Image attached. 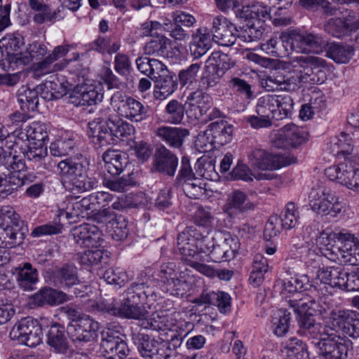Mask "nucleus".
<instances>
[{
	"label": "nucleus",
	"instance_id": "1",
	"mask_svg": "<svg viewBox=\"0 0 359 359\" xmlns=\"http://www.w3.org/2000/svg\"><path fill=\"white\" fill-rule=\"evenodd\" d=\"M289 304L297 314L300 334L319 339L330 328L316 323L313 316L322 315L325 309L308 294H298L297 297L289 300Z\"/></svg>",
	"mask_w": 359,
	"mask_h": 359
},
{
	"label": "nucleus",
	"instance_id": "2",
	"mask_svg": "<svg viewBox=\"0 0 359 359\" xmlns=\"http://www.w3.org/2000/svg\"><path fill=\"white\" fill-rule=\"evenodd\" d=\"M88 161L83 156L68 158L57 163V169L63 184L79 193L90 191L97 186L95 177L87 175Z\"/></svg>",
	"mask_w": 359,
	"mask_h": 359
},
{
	"label": "nucleus",
	"instance_id": "3",
	"mask_svg": "<svg viewBox=\"0 0 359 359\" xmlns=\"http://www.w3.org/2000/svg\"><path fill=\"white\" fill-rule=\"evenodd\" d=\"M144 283H133L126 292L123 303L119 306L118 316L139 320L144 329L158 330L163 329L162 322L155 317L149 318V312L140 305L141 293L144 292Z\"/></svg>",
	"mask_w": 359,
	"mask_h": 359
},
{
	"label": "nucleus",
	"instance_id": "4",
	"mask_svg": "<svg viewBox=\"0 0 359 359\" xmlns=\"http://www.w3.org/2000/svg\"><path fill=\"white\" fill-rule=\"evenodd\" d=\"M211 241L194 226H188L178 234L177 247L182 259L188 265L195 260H205Z\"/></svg>",
	"mask_w": 359,
	"mask_h": 359
},
{
	"label": "nucleus",
	"instance_id": "5",
	"mask_svg": "<svg viewBox=\"0 0 359 359\" xmlns=\"http://www.w3.org/2000/svg\"><path fill=\"white\" fill-rule=\"evenodd\" d=\"M0 228L3 231V243L8 248L21 245L28 233V228L25 222L10 207L0 210Z\"/></svg>",
	"mask_w": 359,
	"mask_h": 359
},
{
	"label": "nucleus",
	"instance_id": "6",
	"mask_svg": "<svg viewBox=\"0 0 359 359\" xmlns=\"http://www.w3.org/2000/svg\"><path fill=\"white\" fill-rule=\"evenodd\" d=\"M294 61L302 69L297 74H290V79L296 81L294 92L300 88L302 83L313 85L323 83L325 78V60L316 56L305 55L296 57Z\"/></svg>",
	"mask_w": 359,
	"mask_h": 359
},
{
	"label": "nucleus",
	"instance_id": "7",
	"mask_svg": "<svg viewBox=\"0 0 359 359\" xmlns=\"http://www.w3.org/2000/svg\"><path fill=\"white\" fill-rule=\"evenodd\" d=\"M283 43L290 45V49L303 53H320L326 46V41L319 34L311 32L291 31L280 36Z\"/></svg>",
	"mask_w": 359,
	"mask_h": 359
},
{
	"label": "nucleus",
	"instance_id": "8",
	"mask_svg": "<svg viewBox=\"0 0 359 359\" xmlns=\"http://www.w3.org/2000/svg\"><path fill=\"white\" fill-rule=\"evenodd\" d=\"M249 165L254 169L275 170L297 163L292 155L276 154L263 149H253L248 154Z\"/></svg>",
	"mask_w": 359,
	"mask_h": 359
},
{
	"label": "nucleus",
	"instance_id": "9",
	"mask_svg": "<svg viewBox=\"0 0 359 359\" xmlns=\"http://www.w3.org/2000/svg\"><path fill=\"white\" fill-rule=\"evenodd\" d=\"M111 104L120 116L131 122L139 123L149 117V107L121 92H116L111 96Z\"/></svg>",
	"mask_w": 359,
	"mask_h": 359
},
{
	"label": "nucleus",
	"instance_id": "10",
	"mask_svg": "<svg viewBox=\"0 0 359 359\" xmlns=\"http://www.w3.org/2000/svg\"><path fill=\"white\" fill-rule=\"evenodd\" d=\"M309 198L311 209L317 213H333V216H336L343 208L338 197L322 184L313 187Z\"/></svg>",
	"mask_w": 359,
	"mask_h": 359
},
{
	"label": "nucleus",
	"instance_id": "11",
	"mask_svg": "<svg viewBox=\"0 0 359 359\" xmlns=\"http://www.w3.org/2000/svg\"><path fill=\"white\" fill-rule=\"evenodd\" d=\"M101 337L102 353L106 359H123L128 354L127 344L119 331L107 327L102 330Z\"/></svg>",
	"mask_w": 359,
	"mask_h": 359
},
{
	"label": "nucleus",
	"instance_id": "12",
	"mask_svg": "<svg viewBox=\"0 0 359 359\" xmlns=\"http://www.w3.org/2000/svg\"><path fill=\"white\" fill-rule=\"evenodd\" d=\"M318 344L324 359H346L348 357V344L331 327L323 334Z\"/></svg>",
	"mask_w": 359,
	"mask_h": 359
},
{
	"label": "nucleus",
	"instance_id": "13",
	"mask_svg": "<svg viewBox=\"0 0 359 359\" xmlns=\"http://www.w3.org/2000/svg\"><path fill=\"white\" fill-rule=\"evenodd\" d=\"M10 337L22 344L34 347L41 342V329L36 320L32 318H25L13 326L10 332Z\"/></svg>",
	"mask_w": 359,
	"mask_h": 359
},
{
	"label": "nucleus",
	"instance_id": "14",
	"mask_svg": "<svg viewBox=\"0 0 359 359\" xmlns=\"http://www.w3.org/2000/svg\"><path fill=\"white\" fill-rule=\"evenodd\" d=\"M99 324L89 316H79L67 327V333L76 344L88 342L96 337Z\"/></svg>",
	"mask_w": 359,
	"mask_h": 359
},
{
	"label": "nucleus",
	"instance_id": "15",
	"mask_svg": "<svg viewBox=\"0 0 359 359\" xmlns=\"http://www.w3.org/2000/svg\"><path fill=\"white\" fill-rule=\"evenodd\" d=\"M325 173L330 180L359 192V170L354 168L348 162L331 166L325 170Z\"/></svg>",
	"mask_w": 359,
	"mask_h": 359
},
{
	"label": "nucleus",
	"instance_id": "16",
	"mask_svg": "<svg viewBox=\"0 0 359 359\" xmlns=\"http://www.w3.org/2000/svg\"><path fill=\"white\" fill-rule=\"evenodd\" d=\"M358 29L359 17L355 18L353 11H348V14L344 18H331L324 24L325 32L336 38H341Z\"/></svg>",
	"mask_w": 359,
	"mask_h": 359
},
{
	"label": "nucleus",
	"instance_id": "17",
	"mask_svg": "<svg viewBox=\"0 0 359 359\" xmlns=\"http://www.w3.org/2000/svg\"><path fill=\"white\" fill-rule=\"evenodd\" d=\"M210 32L212 40L221 46H232L238 37L236 27L222 15L213 18Z\"/></svg>",
	"mask_w": 359,
	"mask_h": 359
},
{
	"label": "nucleus",
	"instance_id": "18",
	"mask_svg": "<svg viewBox=\"0 0 359 359\" xmlns=\"http://www.w3.org/2000/svg\"><path fill=\"white\" fill-rule=\"evenodd\" d=\"M359 234H353L343 230L337 233L336 259L341 262L355 264L352 255L359 248Z\"/></svg>",
	"mask_w": 359,
	"mask_h": 359
},
{
	"label": "nucleus",
	"instance_id": "19",
	"mask_svg": "<svg viewBox=\"0 0 359 359\" xmlns=\"http://www.w3.org/2000/svg\"><path fill=\"white\" fill-rule=\"evenodd\" d=\"M305 141L303 131L294 124H287L280 128L272 137L273 147L281 149L297 147Z\"/></svg>",
	"mask_w": 359,
	"mask_h": 359
},
{
	"label": "nucleus",
	"instance_id": "20",
	"mask_svg": "<svg viewBox=\"0 0 359 359\" xmlns=\"http://www.w3.org/2000/svg\"><path fill=\"white\" fill-rule=\"evenodd\" d=\"M48 51L46 46L39 42H34L29 46L26 52L9 54L6 59L9 68L15 69L21 65H26L34 60H39L44 57Z\"/></svg>",
	"mask_w": 359,
	"mask_h": 359
},
{
	"label": "nucleus",
	"instance_id": "21",
	"mask_svg": "<svg viewBox=\"0 0 359 359\" xmlns=\"http://www.w3.org/2000/svg\"><path fill=\"white\" fill-rule=\"evenodd\" d=\"M101 118L104 121V124H101V121L96 123L95 121L90 122L88 136L91 142L99 147L113 145L116 144V139L112 128L109 124V119L101 113Z\"/></svg>",
	"mask_w": 359,
	"mask_h": 359
},
{
	"label": "nucleus",
	"instance_id": "22",
	"mask_svg": "<svg viewBox=\"0 0 359 359\" xmlns=\"http://www.w3.org/2000/svg\"><path fill=\"white\" fill-rule=\"evenodd\" d=\"M73 236L76 243L83 248H97L103 242L102 231L97 226L89 224L74 228Z\"/></svg>",
	"mask_w": 359,
	"mask_h": 359
},
{
	"label": "nucleus",
	"instance_id": "23",
	"mask_svg": "<svg viewBox=\"0 0 359 359\" xmlns=\"http://www.w3.org/2000/svg\"><path fill=\"white\" fill-rule=\"evenodd\" d=\"M255 204L249 201L247 195L239 190L233 191L228 195L223 210L231 217L253 210Z\"/></svg>",
	"mask_w": 359,
	"mask_h": 359
},
{
	"label": "nucleus",
	"instance_id": "24",
	"mask_svg": "<svg viewBox=\"0 0 359 359\" xmlns=\"http://www.w3.org/2000/svg\"><path fill=\"white\" fill-rule=\"evenodd\" d=\"M11 273L15 276L16 282L24 291H32L39 281L38 270L29 262H25L11 269Z\"/></svg>",
	"mask_w": 359,
	"mask_h": 359
},
{
	"label": "nucleus",
	"instance_id": "25",
	"mask_svg": "<svg viewBox=\"0 0 359 359\" xmlns=\"http://www.w3.org/2000/svg\"><path fill=\"white\" fill-rule=\"evenodd\" d=\"M189 113L195 118L199 119L205 114L212 107L211 99L202 89L191 92L185 102Z\"/></svg>",
	"mask_w": 359,
	"mask_h": 359
},
{
	"label": "nucleus",
	"instance_id": "26",
	"mask_svg": "<svg viewBox=\"0 0 359 359\" xmlns=\"http://www.w3.org/2000/svg\"><path fill=\"white\" fill-rule=\"evenodd\" d=\"M133 339L142 357L147 359H164L163 354L160 352L158 341L144 333H138Z\"/></svg>",
	"mask_w": 359,
	"mask_h": 359
},
{
	"label": "nucleus",
	"instance_id": "27",
	"mask_svg": "<svg viewBox=\"0 0 359 359\" xmlns=\"http://www.w3.org/2000/svg\"><path fill=\"white\" fill-rule=\"evenodd\" d=\"M34 306H56L68 301L67 295L62 291L44 287L32 296Z\"/></svg>",
	"mask_w": 359,
	"mask_h": 359
},
{
	"label": "nucleus",
	"instance_id": "28",
	"mask_svg": "<svg viewBox=\"0 0 359 359\" xmlns=\"http://www.w3.org/2000/svg\"><path fill=\"white\" fill-rule=\"evenodd\" d=\"M295 81L290 79V74H276L262 79L260 83L266 91L294 92Z\"/></svg>",
	"mask_w": 359,
	"mask_h": 359
},
{
	"label": "nucleus",
	"instance_id": "29",
	"mask_svg": "<svg viewBox=\"0 0 359 359\" xmlns=\"http://www.w3.org/2000/svg\"><path fill=\"white\" fill-rule=\"evenodd\" d=\"M236 16L244 20L255 21L258 24L265 25L267 20H271L270 8L262 4L243 6L235 11Z\"/></svg>",
	"mask_w": 359,
	"mask_h": 359
},
{
	"label": "nucleus",
	"instance_id": "30",
	"mask_svg": "<svg viewBox=\"0 0 359 359\" xmlns=\"http://www.w3.org/2000/svg\"><path fill=\"white\" fill-rule=\"evenodd\" d=\"M156 135L169 147L180 149L189 135V131L184 128L161 126L157 129Z\"/></svg>",
	"mask_w": 359,
	"mask_h": 359
},
{
	"label": "nucleus",
	"instance_id": "31",
	"mask_svg": "<svg viewBox=\"0 0 359 359\" xmlns=\"http://www.w3.org/2000/svg\"><path fill=\"white\" fill-rule=\"evenodd\" d=\"M178 165V158L164 146L159 147L155 154V168L158 172L174 176Z\"/></svg>",
	"mask_w": 359,
	"mask_h": 359
},
{
	"label": "nucleus",
	"instance_id": "32",
	"mask_svg": "<svg viewBox=\"0 0 359 359\" xmlns=\"http://www.w3.org/2000/svg\"><path fill=\"white\" fill-rule=\"evenodd\" d=\"M28 6L32 10L37 12L33 17V20L36 24L41 25L46 21L60 20L63 18L61 14L64 10L63 6L58 7L55 11H51L47 4L39 0H28Z\"/></svg>",
	"mask_w": 359,
	"mask_h": 359
},
{
	"label": "nucleus",
	"instance_id": "33",
	"mask_svg": "<svg viewBox=\"0 0 359 359\" xmlns=\"http://www.w3.org/2000/svg\"><path fill=\"white\" fill-rule=\"evenodd\" d=\"M104 168L111 175H118L128 163V156L119 150H107L102 156Z\"/></svg>",
	"mask_w": 359,
	"mask_h": 359
},
{
	"label": "nucleus",
	"instance_id": "34",
	"mask_svg": "<svg viewBox=\"0 0 359 359\" xmlns=\"http://www.w3.org/2000/svg\"><path fill=\"white\" fill-rule=\"evenodd\" d=\"M109 107H106L101 111L106 118L109 119V124L112 128L116 139H123L132 136L135 133V128L130 123L123 121L116 114H111Z\"/></svg>",
	"mask_w": 359,
	"mask_h": 359
},
{
	"label": "nucleus",
	"instance_id": "35",
	"mask_svg": "<svg viewBox=\"0 0 359 359\" xmlns=\"http://www.w3.org/2000/svg\"><path fill=\"white\" fill-rule=\"evenodd\" d=\"M103 99V93L92 86H81L75 89L71 97V102L76 106L91 105L100 102Z\"/></svg>",
	"mask_w": 359,
	"mask_h": 359
},
{
	"label": "nucleus",
	"instance_id": "36",
	"mask_svg": "<svg viewBox=\"0 0 359 359\" xmlns=\"http://www.w3.org/2000/svg\"><path fill=\"white\" fill-rule=\"evenodd\" d=\"M230 296L223 292H207L203 291L198 298L194 299V302L197 304L214 305L218 307L221 313H225L230 310Z\"/></svg>",
	"mask_w": 359,
	"mask_h": 359
},
{
	"label": "nucleus",
	"instance_id": "37",
	"mask_svg": "<svg viewBox=\"0 0 359 359\" xmlns=\"http://www.w3.org/2000/svg\"><path fill=\"white\" fill-rule=\"evenodd\" d=\"M46 341L56 353H65L69 348L66 330L63 326L57 323L50 327Z\"/></svg>",
	"mask_w": 359,
	"mask_h": 359
},
{
	"label": "nucleus",
	"instance_id": "38",
	"mask_svg": "<svg viewBox=\"0 0 359 359\" xmlns=\"http://www.w3.org/2000/svg\"><path fill=\"white\" fill-rule=\"evenodd\" d=\"M19 137L22 142H43L48 138V127L41 121H34L24 129L19 130Z\"/></svg>",
	"mask_w": 359,
	"mask_h": 359
},
{
	"label": "nucleus",
	"instance_id": "39",
	"mask_svg": "<svg viewBox=\"0 0 359 359\" xmlns=\"http://www.w3.org/2000/svg\"><path fill=\"white\" fill-rule=\"evenodd\" d=\"M78 216L79 213L77 212H69L64 209H60L53 222L34 228L32 235L34 237H39L60 233L62 229V224L60 222L61 217H65L66 219H72Z\"/></svg>",
	"mask_w": 359,
	"mask_h": 359
},
{
	"label": "nucleus",
	"instance_id": "40",
	"mask_svg": "<svg viewBox=\"0 0 359 359\" xmlns=\"http://www.w3.org/2000/svg\"><path fill=\"white\" fill-rule=\"evenodd\" d=\"M212 39L210 35L205 28H199L192 35V41L190 43L189 48L191 55L198 59L204 55L210 48Z\"/></svg>",
	"mask_w": 359,
	"mask_h": 359
},
{
	"label": "nucleus",
	"instance_id": "41",
	"mask_svg": "<svg viewBox=\"0 0 359 359\" xmlns=\"http://www.w3.org/2000/svg\"><path fill=\"white\" fill-rule=\"evenodd\" d=\"M208 130L215 144L223 146L232 140L233 127L226 121L220 120L211 123L208 126Z\"/></svg>",
	"mask_w": 359,
	"mask_h": 359
},
{
	"label": "nucleus",
	"instance_id": "42",
	"mask_svg": "<svg viewBox=\"0 0 359 359\" xmlns=\"http://www.w3.org/2000/svg\"><path fill=\"white\" fill-rule=\"evenodd\" d=\"M53 281L55 286L70 287L79 282L76 268L70 264H65L55 270L53 273Z\"/></svg>",
	"mask_w": 359,
	"mask_h": 359
},
{
	"label": "nucleus",
	"instance_id": "43",
	"mask_svg": "<svg viewBox=\"0 0 359 359\" xmlns=\"http://www.w3.org/2000/svg\"><path fill=\"white\" fill-rule=\"evenodd\" d=\"M337 233L330 230H325L319 233L316 238V245L319 248L321 252L330 259H334L336 257Z\"/></svg>",
	"mask_w": 359,
	"mask_h": 359
},
{
	"label": "nucleus",
	"instance_id": "44",
	"mask_svg": "<svg viewBox=\"0 0 359 359\" xmlns=\"http://www.w3.org/2000/svg\"><path fill=\"white\" fill-rule=\"evenodd\" d=\"M160 278L167 285V290L170 291L173 295H180L183 294L184 289H182V286L184 283L180 280L177 277V273L172 266H163L160 271Z\"/></svg>",
	"mask_w": 359,
	"mask_h": 359
},
{
	"label": "nucleus",
	"instance_id": "45",
	"mask_svg": "<svg viewBox=\"0 0 359 359\" xmlns=\"http://www.w3.org/2000/svg\"><path fill=\"white\" fill-rule=\"evenodd\" d=\"M345 275V269L341 266H330L320 269L317 277L321 283L332 287L340 288L341 280Z\"/></svg>",
	"mask_w": 359,
	"mask_h": 359
},
{
	"label": "nucleus",
	"instance_id": "46",
	"mask_svg": "<svg viewBox=\"0 0 359 359\" xmlns=\"http://www.w3.org/2000/svg\"><path fill=\"white\" fill-rule=\"evenodd\" d=\"M326 55L337 63H347L353 55V48L340 43H327Z\"/></svg>",
	"mask_w": 359,
	"mask_h": 359
},
{
	"label": "nucleus",
	"instance_id": "47",
	"mask_svg": "<svg viewBox=\"0 0 359 359\" xmlns=\"http://www.w3.org/2000/svg\"><path fill=\"white\" fill-rule=\"evenodd\" d=\"M17 97L22 111H34L36 109L39 97L36 90L22 86L18 90Z\"/></svg>",
	"mask_w": 359,
	"mask_h": 359
},
{
	"label": "nucleus",
	"instance_id": "48",
	"mask_svg": "<svg viewBox=\"0 0 359 359\" xmlns=\"http://www.w3.org/2000/svg\"><path fill=\"white\" fill-rule=\"evenodd\" d=\"M21 187L20 178L15 172H8L0 175V198L7 197Z\"/></svg>",
	"mask_w": 359,
	"mask_h": 359
},
{
	"label": "nucleus",
	"instance_id": "49",
	"mask_svg": "<svg viewBox=\"0 0 359 359\" xmlns=\"http://www.w3.org/2000/svg\"><path fill=\"white\" fill-rule=\"evenodd\" d=\"M207 63L212 65L219 74L222 76L235 65V62L227 54L220 51L213 52L207 60Z\"/></svg>",
	"mask_w": 359,
	"mask_h": 359
},
{
	"label": "nucleus",
	"instance_id": "50",
	"mask_svg": "<svg viewBox=\"0 0 359 359\" xmlns=\"http://www.w3.org/2000/svg\"><path fill=\"white\" fill-rule=\"evenodd\" d=\"M277 95H266L259 98L256 111L259 116L275 119V108L278 106Z\"/></svg>",
	"mask_w": 359,
	"mask_h": 359
},
{
	"label": "nucleus",
	"instance_id": "51",
	"mask_svg": "<svg viewBox=\"0 0 359 359\" xmlns=\"http://www.w3.org/2000/svg\"><path fill=\"white\" fill-rule=\"evenodd\" d=\"M155 82L157 83V89L154 91V95L156 99H165L173 93L177 88V83L169 74L156 80Z\"/></svg>",
	"mask_w": 359,
	"mask_h": 359
},
{
	"label": "nucleus",
	"instance_id": "52",
	"mask_svg": "<svg viewBox=\"0 0 359 359\" xmlns=\"http://www.w3.org/2000/svg\"><path fill=\"white\" fill-rule=\"evenodd\" d=\"M283 229L290 230L296 226L299 219L298 208L292 202L286 204L281 215L278 217Z\"/></svg>",
	"mask_w": 359,
	"mask_h": 359
},
{
	"label": "nucleus",
	"instance_id": "53",
	"mask_svg": "<svg viewBox=\"0 0 359 359\" xmlns=\"http://www.w3.org/2000/svg\"><path fill=\"white\" fill-rule=\"evenodd\" d=\"M172 45L170 39L164 36H158L147 43L144 53L147 55H165L168 47Z\"/></svg>",
	"mask_w": 359,
	"mask_h": 359
},
{
	"label": "nucleus",
	"instance_id": "54",
	"mask_svg": "<svg viewBox=\"0 0 359 359\" xmlns=\"http://www.w3.org/2000/svg\"><path fill=\"white\" fill-rule=\"evenodd\" d=\"M246 26L242 34L238 36L243 41L252 42L262 39L265 30V25L258 24L255 21L245 20Z\"/></svg>",
	"mask_w": 359,
	"mask_h": 359
},
{
	"label": "nucleus",
	"instance_id": "55",
	"mask_svg": "<svg viewBox=\"0 0 359 359\" xmlns=\"http://www.w3.org/2000/svg\"><path fill=\"white\" fill-rule=\"evenodd\" d=\"M278 106L275 108V120H283L291 116L294 109V101L290 95H278Z\"/></svg>",
	"mask_w": 359,
	"mask_h": 359
},
{
	"label": "nucleus",
	"instance_id": "56",
	"mask_svg": "<svg viewBox=\"0 0 359 359\" xmlns=\"http://www.w3.org/2000/svg\"><path fill=\"white\" fill-rule=\"evenodd\" d=\"M56 61L54 58L48 54L42 60L34 63L33 69L36 73L46 74L62 69L67 64L66 62L54 63Z\"/></svg>",
	"mask_w": 359,
	"mask_h": 359
},
{
	"label": "nucleus",
	"instance_id": "57",
	"mask_svg": "<svg viewBox=\"0 0 359 359\" xmlns=\"http://www.w3.org/2000/svg\"><path fill=\"white\" fill-rule=\"evenodd\" d=\"M222 75L219 74V72L208 63L204 67L203 74L200 79V86L202 89L208 90L210 88L216 86Z\"/></svg>",
	"mask_w": 359,
	"mask_h": 359
},
{
	"label": "nucleus",
	"instance_id": "58",
	"mask_svg": "<svg viewBox=\"0 0 359 359\" xmlns=\"http://www.w3.org/2000/svg\"><path fill=\"white\" fill-rule=\"evenodd\" d=\"M47 147L43 142H31L24 152V156L29 161L39 163L47 156Z\"/></svg>",
	"mask_w": 359,
	"mask_h": 359
},
{
	"label": "nucleus",
	"instance_id": "59",
	"mask_svg": "<svg viewBox=\"0 0 359 359\" xmlns=\"http://www.w3.org/2000/svg\"><path fill=\"white\" fill-rule=\"evenodd\" d=\"M108 259V252L97 248L86 250L80 255V262L83 265H95L103 259Z\"/></svg>",
	"mask_w": 359,
	"mask_h": 359
},
{
	"label": "nucleus",
	"instance_id": "60",
	"mask_svg": "<svg viewBox=\"0 0 359 359\" xmlns=\"http://www.w3.org/2000/svg\"><path fill=\"white\" fill-rule=\"evenodd\" d=\"M184 115V107L175 100L170 101L165 107V116L168 122L174 124L181 123Z\"/></svg>",
	"mask_w": 359,
	"mask_h": 359
},
{
	"label": "nucleus",
	"instance_id": "61",
	"mask_svg": "<svg viewBox=\"0 0 359 359\" xmlns=\"http://www.w3.org/2000/svg\"><path fill=\"white\" fill-rule=\"evenodd\" d=\"M104 184L106 187L111 191L123 192L125 191L128 187L135 184V180L133 177V175L129 174L127 175H123V177L118 179H105L104 181Z\"/></svg>",
	"mask_w": 359,
	"mask_h": 359
},
{
	"label": "nucleus",
	"instance_id": "62",
	"mask_svg": "<svg viewBox=\"0 0 359 359\" xmlns=\"http://www.w3.org/2000/svg\"><path fill=\"white\" fill-rule=\"evenodd\" d=\"M102 278L111 285H123L127 280V274L121 268H109L102 274Z\"/></svg>",
	"mask_w": 359,
	"mask_h": 359
},
{
	"label": "nucleus",
	"instance_id": "63",
	"mask_svg": "<svg viewBox=\"0 0 359 359\" xmlns=\"http://www.w3.org/2000/svg\"><path fill=\"white\" fill-rule=\"evenodd\" d=\"M201 65V62H197L192 63L187 69L181 70L178 74L180 83L182 86H186L196 81Z\"/></svg>",
	"mask_w": 359,
	"mask_h": 359
},
{
	"label": "nucleus",
	"instance_id": "64",
	"mask_svg": "<svg viewBox=\"0 0 359 359\" xmlns=\"http://www.w3.org/2000/svg\"><path fill=\"white\" fill-rule=\"evenodd\" d=\"M339 289L346 291L359 290V273L357 269L352 271H348L345 269V275L341 280Z\"/></svg>",
	"mask_w": 359,
	"mask_h": 359
}]
</instances>
